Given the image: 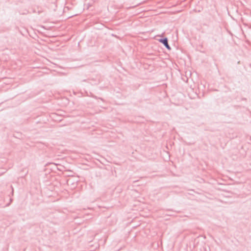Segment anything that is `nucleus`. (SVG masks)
<instances>
[{
	"label": "nucleus",
	"instance_id": "obj_1",
	"mask_svg": "<svg viewBox=\"0 0 251 251\" xmlns=\"http://www.w3.org/2000/svg\"><path fill=\"white\" fill-rule=\"evenodd\" d=\"M159 41L160 42L163 44L168 49H169V50L171 49L169 45L168 44V40L167 38H165L163 39H160Z\"/></svg>",
	"mask_w": 251,
	"mask_h": 251
}]
</instances>
